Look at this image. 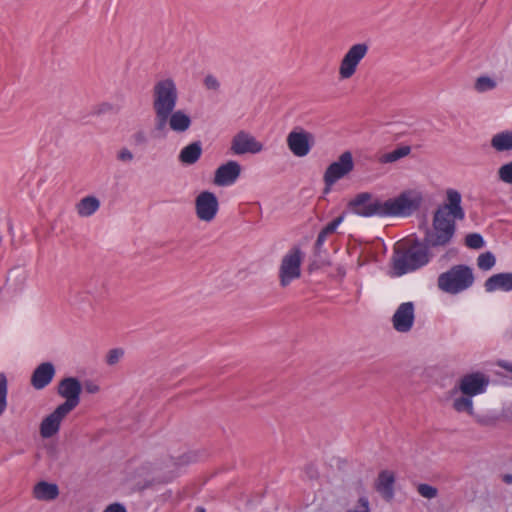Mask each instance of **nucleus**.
<instances>
[{"mask_svg": "<svg viewBox=\"0 0 512 512\" xmlns=\"http://www.w3.org/2000/svg\"><path fill=\"white\" fill-rule=\"evenodd\" d=\"M118 159L121 161H131L133 159V154L130 150L124 148L118 153Z\"/></svg>", "mask_w": 512, "mask_h": 512, "instance_id": "37998d69", "label": "nucleus"}, {"mask_svg": "<svg viewBox=\"0 0 512 512\" xmlns=\"http://www.w3.org/2000/svg\"><path fill=\"white\" fill-rule=\"evenodd\" d=\"M450 397L452 398V407L455 411L469 415L473 413V397L461 393Z\"/></svg>", "mask_w": 512, "mask_h": 512, "instance_id": "a878e982", "label": "nucleus"}, {"mask_svg": "<svg viewBox=\"0 0 512 512\" xmlns=\"http://www.w3.org/2000/svg\"><path fill=\"white\" fill-rule=\"evenodd\" d=\"M491 146L496 151L512 150V131H502L495 134L491 139Z\"/></svg>", "mask_w": 512, "mask_h": 512, "instance_id": "bb28decb", "label": "nucleus"}, {"mask_svg": "<svg viewBox=\"0 0 512 512\" xmlns=\"http://www.w3.org/2000/svg\"><path fill=\"white\" fill-rule=\"evenodd\" d=\"M450 396H456L459 393L474 397L480 393V373H470L461 377L453 389L449 392Z\"/></svg>", "mask_w": 512, "mask_h": 512, "instance_id": "a211bd4d", "label": "nucleus"}, {"mask_svg": "<svg viewBox=\"0 0 512 512\" xmlns=\"http://www.w3.org/2000/svg\"><path fill=\"white\" fill-rule=\"evenodd\" d=\"M178 101V91L172 78H166L156 82L153 88V109L172 111Z\"/></svg>", "mask_w": 512, "mask_h": 512, "instance_id": "423d86ee", "label": "nucleus"}, {"mask_svg": "<svg viewBox=\"0 0 512 512\" xmlns=\"http://www.w3.org/2000/svg\"><path fill=\"white\" fill-rule=\"evenodd\" d=\"M481 383H482V387H483L485 384H487V381L484 380V378L482 377Z\"/></svg>", "mask_w": 512, "mask_h": 512, "instance_id": "603ef678", "label": "nucleus"}, {"mask_svg": "<svg viewBox=\"0 0 512 512\" xmlns=\"http://www.w3.org/2000/svg\"><path fill=\"white\" fill-rule=\"evenodd\" d=\"M104 512H127L126 508L120 503H113L106 507Z\"/></svg>", "mask_w": 512, "mask_h": 512, "instance_id": "79ce46f5", "label": "nucleus"}, {"mask_svg": "<svg viewBox=\"0 0 512 512\" xmlns=\"http://www.w3.org/2000/svg\"><path fill=\"white\" fill-rule=\"evenodd\" d=\"M421 203V194H397L382 200V217H408L419 209Z\"/></svg>", "mask_w": 512, "mask_h": 512, "instance_id": "39448f33", "label": "nucleus"}, {"mask_svg": "<svg viewBox=\"0 0 512 512\" xmlns=\"http://www.w3.org/2000/svg\"><path fill=\"white\" fill-rule=\"evenodd\" d=\"M177 472V463L168 457L155 462H146L137 469L138 477L143 482H138L140 489L149 488L155 484L167 483L173 480Z\"/></svg>", "mask_w": 512, "mask_h": 512, "instance_id": "7ed1b4c3", "label": "nucleus"}, {"mask_svg": "<svg viewBox=\"0 0 512 512\" xmlns=\"http://www.w3.org/2000/svg\"><path fill=\"white\" fill-rule=\"evenodd\" d=\"M347 210L362 217H382V200L373 194H356L348 202Z\"/></svg>", "mask_w": 512, "mask_h": 512, "instance_id": "1a4fd4ad", "label": "nucleus"}, {"mask_svg": "<svg viewBox=\"0 0 512 512\" xmlns=\"http://www.w3.org/2000/svg\"><path fill=\"white\" fill-rule=\"evenodd\" d=\"M302 253L299 248H292L282 258L279 267V280L282 287L288 286L301 275Z\"/></svg>", "mask_w": 512, "mask_h": 512, "instance_id": "6e6552de", "label": "nucleus"}, {"mask_svg": "<svg viewBox=\"0 0 512 512\" xmlns=\"http://www.w3.org/2000/svg\"><path fill=\"white\" fill-rule=\"evenodd\" d=\"M405 192H409V193H412V192H417L416 190H406Z\"/></svg>", "mask_w": 512, "mask_h": 512, "instance_id": "864d4df0", "label": "nucleus"}, {"mask_svg": "<svg viewBox=\"0 0 512 512\" xmlns=\"http://www.w3.org/2000/svg\"><path fill=\"white\" fill-rule=\"evenodd\" d=\"M263 145L253 136L244 131L238 132L232 140L231 149L235 154L242 155L246 153H259Z\"/></svg>", "mask_w": 512, "mask_h": 512, "instance_id": "f3484780", "label": "nucleus"}, {"mask_svg": "<svg viewBox=\"0 0 512 512\" xmlns=\"http://www.w3.org/2000/svg\"><path fill=\"white\" fill-rule=\"evenodd\" d=\"M457 254V251L455 249H451L449 250L444 257L446 258H452V257H455Z\"/></svg>", "mask_w": 512, "mask_h": 512, "instance_id": "49530a36", "label": "nucleus"}, {"mask_svg": "<svg viewBox=\"0 0 512 512\" xmlns=\"http://www.w3.org/2000/svg\"><path fill=\"white\" fill-rule=\"evenodd\" d=\"M465 244L469 248L478 249L480 248V234L473 233L469 234L465 238Z\"/></svg>", "mask_w": 512, "mask_h": 512, "instance_id": "f704fd0d", "label": "nucleus"}, {"mask_svg": "<svg viewBox=\"0 0 512 512\" xmlns=\"http://www.w3.org/2000/svg\"><path fill=\"white\" fill-rule=\"evenodd\" d=\"M192 124L191 117L183 110H173L170 116V129L176 133L186 132Z\"/></svg>", "mask_w": 512, "mask_h": 512, "instance_id": "b1692460", "label": "nucleus"}, {"mask_svg": "<svg viewBox=\"0 0 512 512\" xmlns=\"http://www.w3.org/2000/svg\"><path fill=\"white\" fill-rule=\"evenodd\" d=\"M286 141L292 154L297 157L307 156L315 143L313 134L299 126L290 131Z\"/></svg>", "mask_w": 512, "mask_h": 512, "instance_id": "9b49d317", "label": "nucleus"}, {"mask_svg": "<svg viewBox=\"0 0 512 512\" xmlns=\"http://www.w3.org/2000/svg\"><path fill=\"white\" fill-rule=\"evenodd\" d=\"M55 375L54 365L50 362L41 363L36 367L31 376V385L41 390L48 386Z\"/></svg>", "mask_w": 512, "mask_h": 512, "instance_id": "6ab92c4d", "label": "nucleus"}, {"mask_svg": "<svg viewBox=\"0 0 512 512\" xmlns=\"http://www.w3.org/2000/svg\"><path fill=\"white\" fill-rule=\"evenodd\" d=\"M496 259L491 252L482 254V269L489 270L495 265Z\"/></svg>", "mask_w": 512, "mask_h": 512, "instance_id": "c9c22d12", "label": "nucleus"}, {"mask_svg": "<svg viewBox=\"0 0 512 512\" xmlns=\"http://www.w3.org/2000/svg\"><path fill=\"white\" fill-rule=\"evenodd\" d=\"M394 483V473L389 470H383L378 474L375 481V489L386 501H391L394 497Z\"/></svg>", "mask_w": 512, "mask_h": 512, "instance_id": "aec40b11", "label": "nucleus"}, {"mask_svg": "<svg viewBox=\"0 0 512 512\" xmlns=\"http://www.w3.org/2000/svg\"><path fill=\"white\" fill-rule=\"evenodd\" d=\"M480 85H481V82H480V76H478L476 79H475V84H474V87L477 91L480 92Z\"/></svg>", "mask_w": 512, "mask_h": 512, "instance_id": "09e8293b", "label": "nucleus"}, {"mask_svg": "<svg viewBox=\"0 0 512 512\" xmlns=\"http://www.w3.org/2000/svg\"><path fill=\"white\" fill-rule=\"evenodd\" d=\"M498 175L502 181L512 184V162L501 166L498 170Z\"/></svg>", "mask_w": 512, "mask_h": 512, "instance_id": "72a5a7b5", "label": "nucleus"}, {"mask_svg": "<svg viewBox=\"0 0 512 512\" xmlns=\"http://www.w3.org/2000/svg\"><path fill=\"white\" fill-rule=\"evenodd\" d=\"M354 168L353 156L350 151L343 152L338 160L332 162L324 173L325 187L323 192H330L331 187L338 180L349 174Z\"/></svg>", "mask_w": 512, "mask_h": 512, "instance_id": "0eeeda50", "label": "nucleus"}, {"mask_svg": "<svg viewBox=\"0 0 512 512\" xmlns=\"http://www.w3.org/2000/svg\"><path fill=\"white\" fill-rule=\"evenodd\" d=\"M358 504L360 509H349L346 512H370L369 501L366 497H360Z\"/></svg>", "mask_w": 512, "mask_h": 512, "instance_id": "ea45409f", "label": "nucleus"}, {"mask_svg": "<svg viewBox=\"0 0 512 512\" xmlns=\"http://www.w3.org/2000/svg\"><path fill=\"white\" fill-rule=\"evenodd\" d=\"M202 151L201 141H194L181 149L178 159L183 164L192 165L200 159Z\"/></svg>", "mask_w": 512, "mask_h": 512, "instance_id": "5701e85b", "label": "nucleus"}, {"mask_svg": "<svg viewBox=\"0 0 512 512\" xmlns=\"http://www.w3.org/2000/svg\"><path fill=\"white\" fill-rule=\"evenodd\" d=\"M445 192L450 193V192H458V191L455 189H452V188H448L445 190Z\"/></svg>", "mask_w": 512, "mask_h": 512, "instance_id": "3c124183", "label": "nucleus"}, {"mask_svg": "<svg viewBox=\"0 0 512 512\" xmlns=\"http://www.w3.org/2000/svg\"><path fill=\"white\" fill-rule=\"evenodd\" d=\"M429 262L428 248L420 243H398L392 258L395 276L413 272Z\"/></svg>", "mask_w": 512, "mask_h": 512, "instance_id": "f03ea898", "label": "nucleus"}, {"mask_svg": "<svg viewBox=\"0 0 512 512\" xmlns=\"http://www.w3.org/2000/svg\"><path fill=\"white\" fill-rule=\"evenodd\" d=\"M411 152V147L409 145H401L395 148L394 150L383 154L380 157L381 163H393L398 161L399 159L406 157Z\"/></svg>", "mask_w": 512, "mask_h": 512, "instance_id": "cd10ccee", "label": "nucleus"}, {"mask_svg": "<svg viewBox=\"0 0 512 512\" xmlns=\"http://www.w3.org/2000/svg\"><path fill=\"white\" fill-rule=\"evenodd\" d=\"M474 282L472 270L465 265H456L438 277V287L450 294L469 288Z\"/></svg>", "mask_w": 512, "mask_h": 512, "instance_id": "20e7f679", "label": "nucleus"}, {"mask_svg": "<svg viewBox=\"0 0 512 512\" xmlns=\"http://www.w3.org/2000/svg\"><path fill=\"white\" fill-rule=\"evenodd\" d=\"M219 210V202L215 194H198L195 199L197 218L206 223L212 222Z\"/></svg>", "mask_w": 512, "mask_h": 512, "instance_id": "ddd939ff", "label": "nucleus"}, {"mask_svg": "<svg viewBox=\"0 0 512 512\" xmlns=\"http://www.w3.org/2000/svg\"><path fill=\"white\" fill-rule=\"evenodd\" d=\"M502 480L503 482H505L506 484H512V474H504L502 476Z\"/></svg>", "mask_w": 512, "mask_h": 512, "instance_id": "a18cd8bd", "label": "nucleus"}, {"mask_svg": "<svg viewBox=\"0 0 512 512\" xmlns=\"http://www.w3.org/2000/svg\"><path fill=\"white\" fill-rule=\"evenodd\" d=\"M344 219V215H340L336 219H334L332 222L328 223L318 234L317 240H316V246L321 247L324 242L326 241V238L333 234L337 227L342 223Z\"/></svg>", "mask_w": 512, "mask_h": 512, "instance_id": "c756f323", "label": "nucleus"}, {"mask_svg": "<svg viewBox=\"0 0 512 512\" xmlns=\"http://www.w3.org/2000/svg\"><path fill=\"white\" fill-rule=\"evenodd\" d=\"M155 111V125L154 130L161 133L163 136L167 134V125L170 126V116L172 111L154 110Z\"/></svg>", "mask_w": 512, "mask_h": 512, "instance_id": "c85d7f7f", "label": "nucleus"}, {"mask_svg": "<svg viewBox=\"0 0 512 512\" xmlns=\"http://www.w3.org/2000/svg\"><path fill=\"white\" fill-rule=\"evenodd\" d=\"M497 86V80L491 77L482 76V92L493 90Z\"/></svg>", "mask_w": 512, "mask_h": 512, "instance_id": "58836bf2", "label": "nucleus"}, {"mask_svg": "<svg viewBox=\"0 0 512 512\" xmlns=\"http://www.w3.org/2000/svg\"><path fill=\"white\" fill-rule=\"evenodd\" d=\"M132 141L136 146H144L148 143V137L143 130H139L133 134Z\"/></svg>", "mask_w": 512, "mask_h": 512, "instance_id": "e433bc0d", "label": "nucleus"}, {"mask_svg": "<svg viewBox=\"0 0 512 512\" xmlns=\"http://www.w3.org/2000/svg\"><path fill=\"white\" fill-rule=\"evenodd\" d=\"M487 292H508L512 290V273H499L488 278L484 284Z\"/></svg>", "mask_w": 512, "mask_h": 512, "instance_id": "412c9836", "label": "nucleus"}, {"mask_svg": "<svg viewBox=\"0 0 512 512\" xmlns=\"http://www.w3.org/2000/svg\"><path fill=\"white\" fill-rule=\"evenodd\" d=\"M83 388L85 391L89 394H96L100 391V387L98 384H96L94 381L86 380L83 383Z\"/></svg>", "mask_w": 512, "mask_h": 512, "instance_id": "a19ab883", "label": "nucleus"}, {"mask_svg": "<svg viewBox=\"0 0 512 512\" xmlns=\"http://www.w3.org/2000/svg\"><path fill=\"white\" fill-rule=\"evenodd\" d=\"M415 308L412 302H404L398 306L393 317V328L400 333L409 332L414 324Z\"/></svg>", "mask_w": 512, "mask_h": 512, "instance_id": "2eb2a0df", "label": "nucleus"}, {"mask_svg": "<svg viewBox=\"0 0 512 512\" xmlns=\"http://www.w3.org/2000/svg\"><path fill=\"white\" fill-rule=\"evenodd\" d=\"M417 492L423 498L433 499L438 496V489L432 485L421 483L417 485Z\"/></svg>", "mask_w": 512, "mask_h": 512, "instance_id": "2f4dec72", "label": "nucleus"}, {"mask_svg": "<svg viewBox=\"0 0 512 512\" xmlns=\"http://www.w3.org/2000/svg\"><path fill=\"white\" fill-rule=\"evenodd\" d=\"M204 85L209 90L216 91L220 88V83H219L218 79L212 74H208L207 76H205Z\"/></svg>", "mask_w": 512, "mask_h": 512, "instance_id": "4c0bfd02", "label": "nucleus"}, {"mask_svg": "<svg viewBox=\"0 0 512 512\" xmlns=\"http://www.w3.org/2000/svg\"><path fill=\"white\" fill-rule=\"evenodd\" d=\"M196 512H206L203 507H197Z\"/></svg>", "mask_w": 512, "mask_h": 512, "instance_id": "8fccbe9b", "label": "nucleus"}, {"mask_svg": "<svg viewBox=\"0 0 512 512\" xmlns=\"http://www.w3.org/2000/svg\"><path fill=\"white\" fill-rule=\"evenodd\" d=\"M460 196L461 194H448V202L441 205L434 213L432 229L425 235L428 246H444L454 236L456 220L464 217Z\"/></svg>", "mask_w": 512, "mask_h": 512, "instance_id": "f257e3e1", "label": "nucleus"}, {"mask_svg": "<svg viewBox=\"0 0 512 512\" xmlns=\"http://www.w3.org/2000/svg\"><path fill=\"white\" fill-rule=\"evenodd\" d=\"M241 174V165L234 160H230L220 165L214 175V184L220 187L233 185Z\"/></svg>", "mask_w": 512, "mask_h": 512, "instance_id": "dca6fc26", "label": "nucleus"}, {"mask_svg": "<svg viewBox=\"0 0 512 512\" xmlns=\"http://www.w3.org/2000/svg\"><path fill=\"white\" fill-rule=\"evenodd\" d=\"M99 207V199L93 195H87L76 204V211L80 217H89L93 215Z\"/></svg>", "mask_w": 512, "mask_h": 512, "instance_id": "393cba45", "label": "nucleus"}, {"mask_svg": "<svg viewBox=\"0 0 512 512\" xmlns=\"http://www.w3.org/2000/svg\"><path fill=\"white\" fill-rule=\"evenodd\" d=\"M497 365L512 374V362L501 360L497 362Z\"/></svg>", "mask_w": 512, "mask_h": 512, "instance_id": "c03bdc74", "label": "nucleus"}, {"mask_svg": "<svg viewBox=\"0 0 512 512\" xmlns=\"http://www.w3.org/2000/svg\"><path fill=\"white\" fill-rule=\"evenodd\" d=\"M124 351L121 348H114L108 351L106 355V362L108 365H115L117 364L120 359L123 357Z\"/></svg>", "mask_w": 512, "mask_h": 512, "instance_id": "473e14b6", "label": "nucleus"}, {"mask_svg": "<svg viewBox=\"0 0 512 512\" xmlns=\"http://www.w3.org/2000/svg\"><path fill=\"white\" fill-rule=\"evenodd\" d=\"M70 412L61 406H57L53 412L45 416L39 426V433L43 439L55 436L61 427L62 421Z\"/></svg>", "mask_w": 512, "mask_h": 512, "instance_id": "4468645a", "label": "nucleus"}, {"mask_svg": "<svg viewBox=\"0 0 512 512\" xmlns=\"http://www.w3.org/2000/svg\"><path fill=\"white\" fill-rule=\"evenodd\" d=\"M477 263L480 265V256L477 258Z\"/></svg>", "mask_w": 512, "mask_h": 512, "instance_id": "5fc2aeb1", "label": "nucleus"}, {"mask_svg": "<svg viewBox=\"0 0 512 512\" xmlns=\"http://www.w3.org/2000/svg\"><path fill=\"white\" fill-rule=\"evenodd\" d=\"M8 381L4 373H0V416L7 408Z\"/></svg>", "mask_w": 512, "mask_h": 512, "instance_id": "7c9ffc66", "label": "nucleus"}, {"mask_svg": "<svg viewBox=\"0 0 512 512\" xmlns=\"http://www.w3.org/2000/svg\"><path fill=\"white\" fill-rule=\"evenodd\" d=\"M59 489L54 483L38 482L33 488V497L40 501H51L58 497Z\"/></svg>", "mask_w": 512, "mask_h": 512, "instance_id": "4be33fe9", "label": "nucleus"}, {"mask_svg": "<svg viewBox=\"0 0 512 512\" xmlns=\"http://www.w3.org/2000/svg\"><path fill=\"white\" fill-rule=\"evenodd\" d=\"M82 392V385L75 377L63 378L57 387V393L60 397L65 399L59 406L72 412L80 403V395Z\"/></svg>", "mask_w": 512, "mask_h": 512, "instance_id": "9d476101", "label": "nucleus"}, {"mask_svg": "<svg viewBox=\"0 0 512 512\" xmlns=\"http://www.w3.org/2000/svg\"><path fill=\"white\" fill-rule=\"evenodd\" d=\"M110 108H111V105L109 103H103L101 105V109L98 111V113L104 112L105 110L110 109Z\"/></svg>", "mask_w": 512, "mask_h": 512, "instance_id": "de8ad7c7", "label": "nucleus"}, {"mask_svg": "<svg viewBox=\"0 0 512 512\" xmlns=\"http://www.w3.org/2000/svg\"><path fill=\"white\" fill-rule=\"evenodd\" d=\"M368 50L369 46L366 43H357L350 47L340 63L339 74L342 79H348L355 74L359 63L366 56Z\"/></svg>", "mask_w": 512, "mask_h": 512, "instance_id": "f8f14e48", "label": "nucleus"}]
</instances>
